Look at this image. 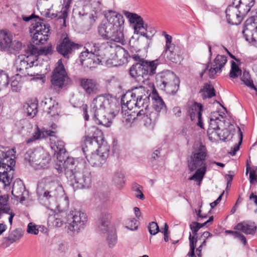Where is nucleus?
Segmentation results:
<instances>
[{
  "label": "nucleus",
  "instance_id": "obj_33",
  "mask_svg": "<svg viewBox=\"0 0 257 257\" xmlns=\"http://www.w3.org/2000/svg\"><path fill=\"white\" fill-rule=\"evenodd\" d=\"M180 86V79L177 76L170 82L164 86L161 90H164L169 94L174 95L178 92Z\"/></svg>",
  "mask_w": 257,
  "mask_h": 257
},
{
  "label": "nucleus",
  "instance_id": "obj_23",
  "mask_svg": "<svg viewBox=\"0 0 257 257\" xmlns=\"http://www.w3.org/2000/svg\"><path fill=\"white\" fill-rule=\"evenodd\" d=\"M23 235V231L21 228H16L10 230L8 236L3 238L2 245L5 247L10 246L12 244L19 240Z\"/></svg>",
  "mask_w": 257,
  "mask_h": 257
},
{
  "label": "nucleus",
  "instance_id": "obj_32",
  "mask_svg": "<svg viewBox=\"0 0 257 257\" xmlns=\"http://www.w3.org/2000/svg\"><path fill=\"white\" fill-rule=\"evenodd\" d=\"M184 123L193 121V100L189 99L183 108Z\"/></svg>",
  "mask_w": 257,
  "mask_h": 257
},
{
  "label": "nucleus",
  "instance_id": "obj_26",
  "mask_svg": "<svg viewBox=\"0 0 257 257\" xmlns=\"http://www.w3.org/2000/svg\"><path fill=\"white\" fill-rule=\"evenodd\" d=\"M55 133L56 132L55 131L50 130H41L39 128L38 125H36L33 136L27 140V143L29 144L34 141L42 138H46L48 137H54Z\"/></svg>",
  "mask_w": 257,
  "mask_h": 257
},
{
  "label": "nucleus",
  "instance_id": "obj_36",
  "mask_svg": "<svg viewBox=\"0 0 257 257\" xmlns=\"http://www.w3.org/2000/svg\"><path fill=\"white\" fill-rule=\"evenodd\" d=\"M85 8H88L90 11L94 12L96 14L100 12L102 9V5L100 0H83Z\"/></svg>",
  "mask_w": 257,
  "mask_h": 257
},
{
  "label": "nucleus",
  "instance_id": "obj_61",
  "mask_svg": "<svg viewBox=\"0 0 257 257\" xmlns=\"http://www.w3.org/2000/svg\"><path fill=\"white\" fill-rule=\"evenodd\" d=\"M162 35L165 37L166 39L165 49H170L172 46H176L174 44L172 43V37L171 35L167 34L165 31L162 32Z\"/></svg>",
  "mask_w": 257,
  "mask_h": 257
},
{
  "label": "nucleus",
  "instance_id": "obj_40",
  "mask_svg": "<svg viewBox=\"0 0 257 257\" xmlns=\"http://www.w3.org/2000/svg\"><path fill=\"white\" fill-rule=\"evenodd\" d=\"M21 77L19 74H17L12 78L11 85L13 91L19 92L21 90L22 87Z\"/></svg>",
  "mask_w": 257,
  "mask_h": 257
},
{
  "label": "nucleus",
  "instance_id": "obj_24",
  "mask_svg": "<svg viewBox=\"0 0 257 257\" xmlns=\"http://www.w3.org/2000/svg\"><path fill=\"white\" fill-rule=\"evenodd\" d=\"M152 99L154 110L165 114L167 111V107L163 99L159 96L156 92L153 93Z\"/></svg>",
  "mask_w": 257,
  "mask_h": 257
},
{
  "label": "nucleus",
  "instance_id": "obj_35",
  "mask_svg": "<svg viewBox=\"0 0 257 257\" xmlns=\"http://www.w3.org/2000/svg\"><path fill=\"white\" fill-rule=\"evenodd\" d=\"M147 95L151 96V93L148 90L142 86L133 88L131 92V99H137Z\"/></svg>",
  "mask_w": 257,
  "mask_h": 257
},
{
  "label": "nucleus",
  "instance_id": "obj_19",
  "mask_svg": "<svg viewBox=\"0 0 257 257\" xmlns=\"http://www.w3.org/2000/svg\"><path fill=\"white\" fill-rule=\"evenodd\" d=\"M177 76L175 74L170 70L158 73L156 75V84L158 87L162 89L166 86L168 82H170Z\"/></svg>",
  "mask_w": 257,
  "mask_h": 257
},
{
  "label": "nucleus",
  "instance_id": "obj_13",
  "mask_svg": "<svg viewBox=\"0 0 257 257\" xmlns=\"http://www.w3.org/2000/svg\"><path fill=\"white\" fill-rule=\"evenodd\" d=\"M242 33L245 40L249 43H253L257 47V25L254 18H249L245 22Z\"/></svg>",
  "mask_w": 257,
  "mask_h": 257
},
{
  "label": "nucleus",
  "instance_id": "obj_49",
  "mask_svg": "<svg viewBox=\"0 0 257 257\" xmlns=\"http://www.w3.org/2000/svg\"><path fill=\"white\" fill-rule=\"evenodd\" d=\"M37 104L35 103H31L30 104H27L25 106L26 108V112L28 116L34 117L37 113Z\"/></svg>",
  "mask_w": 257,
  "mask_h": 257
},
{
  "label": "nucleus",
  "instance_id": "obj_42",
  "mask_svg": "<svg viewBox=\"0 0 257 257\" xmlns=\"http://www.w3.org/2000/svg\"><path fill=\"white\" fill-rule=\"evenodd\" d=\"M199 92L200 93L202 92L203 93H205L207 94V96H206V95L203 96V99H205L206 97L211 98L213 96H214L215 95V90H214L213 87L211 85H210L207 83H206L204 84L203 88L200 89Z\"/></svg>",
  "mask_w": 257,
  "mask_h": 257
},
{
  "label": "nucleus",
  "instance_id": "obj_22",
  "mask_svg": "<svg viewBox=\"0 0 257 257\" xmlns=\"http://www.w3.org/2000/svg\"><path fill=\"white\" fill-rule=\"evenodd\" d=\"M160 113L155 110L148 114V110H139L137 112V117L138 119H144L145 124H155L159 119Z\"/></svg>",
  "mask_w": 257,
  "mask_h": 257
},
{
  "label": "nucleus",
  "instance_id": "obj_14",
  "mask_svg": "<svg viewBox=\"0 0 257 257\" xmlns=\"http://www.w3.org/2000/svg\"><path fill=\"white\" fill-rule=\"evenodd\" d=\"M111 216L107 211L101 212L96 221V230L100 233H105L110 230V219Z\"/></svg>",
  "mask_w": 257,
  "mask_h": 257
},
{
  "label": "nucleus",
  "instance_id": "obj_43",
  "mask_svg": "<svg viewBox=\"0 0 257 257\" xmlns=\"http://www.w3.org/2000/svg\"><path fill=\"white\" fill-rule=\"evenodd\" d=\"M124 174L121 172L118 171L114 173L113 177V182L117 187L120 188L124 184Z\"/></svg>",
  "mask_w": 257,
  "mask_h": 257
},
{
  "label": "nucleus",
  "instance_id": "obj_11",
  "mask_svg": "<svg viewBox=\"0 0 257 257\" xmlns=\"http://www.w3.org/2000/svg\"><path fill=\"white\" fill-rule=\"evenodd\" d=\"M67 75L62 60L57 62V66L54 69L51 76V81L55 89L62 88Z\"/></svg>",
  "mask_w": 257,
  "mask_h": 257
},
{
  "label": "nucleus",
  "instance_id": "obj_6",
  "mask_svg": "<svg viewBox=\"0 0 257 257\" xmlns=\"http://www.w3.org/2000/svg\"><path fill=\"white\" fill-rule=\"evenodd\" d=\"M207 150L201 139L194 143V181L200 186L206 173Z\"/></svg>",
  "mask_w": 257,
  "mask_h": 257
},
{
  "label": "nucleus",
  "instance_id": "obj_30",
  "mask_svg": "<svg viewBox=\"0 0 257 257\" xmlns=\"http://www.w3.org/2000/svg\"><path fill=\"white\" fill-rule=\"evenodd\" d=\"M15 68L17 72H19L21 76H35L34 74H30L27 72V70L30 68L28 63V60H25L24 58L23 59H19L17 60Z\"/></svg>",
  "mask_w": 257,
  "mask_h": 257
},
{
  "label": "nucleus",
  "instance_id": "obj_34",
  "mask_svg": "<svg viewBox=\"0 0 257 257\" xmlns=\"http://www.w3.org/2000/svg\"><path fill=\"white\" fill-rule=\"evenodd\" d=\"M12 37L4 31L0 32V50L8 51L11 47Z\"/></svg>",
  "mask_w": 257,
  "mask_h": 257
},
{
  "label": "nucleus",
  "instance_id": "obj_57",
  "mask_svg": "<svg viewBox=\"0 0 257 257\" xmlns=\"http://www.w3.org/2000/svg\"><path fill=\"white\" fill-rule=\"evenodd\" d=\"M22 48V43L19 41H14L12 40V42L11 43V47L10 48V50H8V51L12 53V50L15 51H20Z\"/></svg>",
  "mask_w": 257,
  "mask_h": 257
},
{
  "label": "nucleus",
  "instance_id": "obj_4",
  "mask_svg": "<svg viewBox=\"0 0 257 257\" xmlns=\"http://www.w3.org/2000/svg\"><path fill=\"white\" fill-rule=\"evenodd\" d=\"M90 107V112L93 114L96 123L106 127L110 125L112 119L118 112V107L114 98L111 97L109 98L103 95H98L94 98Z\"/></svg>",
  "mask_w": 257,
  "mask_h": 257
},
{
  "label": "nucleus",
  "instance_id": "obj_63",
  "mask_svg": "<svg viewBox=\"0 0 257 257\" xmlns=\"http://www.w3.org/2000/svg\"><path fill=\"white\" fill-rule=\"evenodd\" d=\"M142 187L141 186H140V185L137 184L136 185V188H135V187H134V190L137 193V194H136V197L137 198H139L140 199H141V200H144V199H145V196L143 194L142 190H141V188Z\"/></svg>",
  "mask_w": 257,
  "mask_h": 257
},
{
  "label": "nucleus",
  "instance_id": "obj_17",
  "mask_svg": "<svg viewBox=\"0 0 257 257\" xmlns=\"http://www.w3.org/2000/svg\"><path fill=\"white\" fill-rule=\"evenodd\" d=\"M225 13L228 23L232 25L239 24L244 17L241 15L238 7L234 6H228Z\"/></svg>",
  "mask_w": 257,
  "mask_h": 257
},
{
  "label": "nucleus",
  "instance_id": "obj_38",
  "mask_svg": "<svg viewBox=\"0 0 257 257\" xmlns=\"http://www.w3.org/2000/svg\"><path fill=\"white\" fill-rule=\"evenodd\" d=\"M45 101H42V103H44L46 105L48 103H50V105L47 107L48 109L47 112L51 116H54L58 114V102H55L54 100H52V98L46 99Z\"/></svg>",
  "mask_w": 257,
  "mask_h": 257
},
{
  "label": "nucleus",
  "instance_id": "obj_18",
  "mask_svg": "<svg viewBox=\"0 0 257 257\" xmlns=\"http://www.w3.org/2000/svg\"><path fill=\"white\" fill-rule=\"evenodd\" d=\"M34 165L39 168L48 167L51 160L49 155L43 149H35Z\"/></svg>",
  "mask_w": 257,
  "mask_h": 257
},
{
  "label": "nucleus",
  "instance_id": "obj_8",
  "mask_svg": "<svg viewBox=\"0 0 257 257\" xmlns=\"http://www.w3.org/2000/svg\"><path fill=\"white\" fill-rule=\"evenodd\" d=\"M119 52L122 54V57L125 59L126 62L129 61V59L132 58L135 61L141 62L142 68L145 74V79H148L150 76H153L156 73V69L160 63V60L156 59L153 61H148L142 57L139 54L138 51L135 53L132 50L131 48L126 50L123 47H119Z\"/></svg>",
  "mask_w": 257,
  "mask_h": 257
},
{
  "label": "nucleus",
  "instance_id": "obj_44",
  "mask_svg": "<svg viewBox=\"0 0 257 257\" xmlns=\"http://www.w3.org/2000/svg\"><path fill=\"white\" fill-rule=\"evenodd\" d=\"M241 76V80L244 84L251 89H256V87L253 85V81L251 80L250 75L248 72L244 71Z\"/></svg>",
  "mask_w": 257,
  "mask_h": 257
},
{
  "label": "nucleus",
  "instance_id": "obj_54",
  "mask_svg": "<svg viewBox=\"0 0 257 257\" xmlns=\"http://www.w3.org/2000/svg\"><path fill=\"white\" fill-rule=\"evenodd\" d=\"M34 154H35V150H28L24 155V159L25 161L28 162L31 166H34Z\"/></svg>",
  "mask_w": 257,
  "mask_h": 257
},
{
  "label": "nucleus",
  "instance_id": "obj_3",
  "mask_svg": "<svg viewBox=\"0 0 257 257\" xmlns=\"http://www.w3.org/2000/svg\"><path fill=\"white\" fill-rule=\"evenodd\" d=\"M59 166L58 172L60 173L64 169L68 183L74 190L89 188L91 186V172L85 166V162L82 159H69L65 162L64 167H61L60 164Z\"/></svg>",
  "mask_w": 257,
  "mask_h": 257
},
{
  "label": "nucleus",
  "instance_id": "obj_53",
  "mask_svg": "<svg viewBox=\"0 0 257 257\" xmlns=\"http://www.w3.org/2000/svg\"><path fill=\"white\" fill-rule=\"evenodd\" d=\"M34 48H35L37 50V51L38 52L37 53V55L38 56L39 55L46 56L48 54H51L53 52L51 46H45L39 49L34 45Z\"/></svg>",
  "mask_w": 257,
  "mask_h": 257
},
{
  "label": "nucleus",
  "instance_id": "obj_28",
  "mask_svg": "<svg viewBox=\"0 0 257 257\" xmlns=\"http://www.w3.org/2000/svg\"><path fill=\"white\" fill-rule=\"evenodd\" d=\"M26 52L24 57L25 60H28V63L30 68L34 65V63L38 60V56L37 55V50L34 48V45L30 44L27 46V47L25 49Z\"/></svg>",
  "mask_w": 257,
  "mask_h": 257
},
{
  "label": "nucleus",
  "instance_id": "obj_55",
  "mask_svg": "<svg viewBox=\"0 0 257 257\" xmlns=\"http://www.w3.org/2000/svg\"><path fill=\"white\" fill-rule=\"evenodd\" d=\"M4 149V147L0 145V169H5L6 163L5 160L8 158V155L7 153H5L2 149Z\"/></svg>",
  "mask_w": 257,
  "mask_h": 257
},
{
  "label": "nucleus",
  "instance_id": "obj_15",
  "mask_svg": "<svg viewBox=\"0 0 257 257\" xmlns=\"http://www.w3.org/2000/svg\"><path fill=\"white\" fill-rule=\"evenodd\" d=\"M182 52L179 46H172L170 49H165L161 56L166 57L169 61L177 64L180 63L183 59Z\"/></svg>",
  "mask_w": 257,
  "mask_h": 257
},
{
  "label": "nucleus",
  "instance_id": "obj_16",
  "mask_svg": "<svg viewBox=\"0 0 257 257\" xmlns=\"http://www.w3.org/2000/svg\"><path fill=\"white\" fill-rule=\"evenodd\" d=\"M72 0H63V5L62 11L58 14L57 13H51L50 9H48L45 14L46 18L51 19L57 18L58 20H62L63 21V26H66V19L68 17V12L70 8Z\"/></svg>",
  "mask_w": 257,
  "mask_h": 257
},
{
  "label": "nucleus",
  "instance_id": "obj_1",
  "mask_svg": "<svg viewBox=\"0 0 257 257\" xmlns=\"http://www.w3.org/2000/svg\"><path fill=\"white\" fill-rule=\"evenodd\" d=\"M103 15L106 21H103L99 26L98 34L102 39L111 41L101 44L93 43L92 46L90 45L89 49L90 56L93 57L94 62L97 64L101 63L106 53L113 49L117 57L118 55H122L119 49L122 47L117 45L113 42L121 45L126 43L123 34L124 19L123 16L110 10L104 11Z\"/></svg>",
  "mask_w": 257,
  "mask_h": 257
},
{
  "label": "nucleus",
  "instance_id": "obj_12",
  "mask_svg": "<svg viewBox=\"0 0 257 257\" xmlns=\"http://www.w3.org/2000/svg\"><path fill=\"white\" fill-rule=\"evenodd\" d=\"M54 138L50 139L51 147L57 154V159L59 162L62 163L63 167L65 166V162L69 159H74L73 158L69 157L68 153L65 148V143L53 137Z\"/></svg>",
  "mask_w": 257,
  "mask_h": 257
},
{
  "label": "nucleus",
  "instance_id": "obj_10",
  "mask_svg": "<svg viewBox=\"0 0 257 257\" xmlns=\"http://www.w3.org/2000/svg\"><path fill=\"white\" fill-rule=\"evenodd\" d=\"M82 46L72 41L66 36L62 38L57 45L56 51L65 59H69L70 56Z\"/></svg>",
  "mask_w": 257,
  "mask_h": 257
},
{
  "label": "nucleus",
  "instance_id": "obj_51",
  "mask_svg": "<svg viewBox=\"0 0 257 257\" xmlns=\"http://www.w3.org/2000/svg\"><path fill=\"white\" fill-rule=\"evenodd\" d=\"M188 167L189 170L188 173L190 175L187 177V175L186 172L183 174V176L185 178H186L188 180H193V152L190 155L189 159L188 160Z\"/></svg>",
  "mask_w": 257,
  "mask_h": 257
},
{
  "label": "nucleus",
  "instance_id": "obj_52",
  "mask_svg": "<svg viewBox=\"0 0 257 257\" xmlns=\"http://www.w3.org/2000/svg\"><path fill=\"white\" fill-rule=\"evenodd\" d=\"M90 11L88 8H85V4L84 3L83 8L80 9L78 12V15L79 16L80 18L88 16V18L90 19L91 23L92 21H95V20L94 19V16L93 14L89 13Z\"/></svg>",
  "mask_w": 257,
  "mask_h": 257
},
{
  "label": "nucleus",
  "instance_id": "obj_46",
  "mask_svg": "<svg viewBox=\"0 0 257 257\" xmlns=\"http://www.w3.org/2000/svg\"><path fill=\"white\" fill-rule=\"evenodd\" d=\"M9 82L8 74L4 71L0 70V90L8 86Z\"/></svg>",
  "mask_w": 257,
  "mask_h": 257
},
{
  "label": "nucleus",
  "instance_id": "obj_45",
  "mask_svg": "<svg viewBox=\"0 0 257 257\" xmlns=\"http://www.w3.org/2000/svg\"><path fill=\"white\" fill-rule=\"evenodd\" d=\"M227 57L223 55H218L214 59L213 63L220 70L227 62Z\"/></svg>",
  "mask_w": 257,
  "mask_h": 257
},
{
  "label": "nucleus",
  "instance_id": "obj_41",
  "mask_svg": "<svg viewBox=\"0 0 257 257\" xmlns=\"http://www.w3.org/2000/svg\"><path fill=\"white\" fill-rule=\"evenodd\" d=\"M241 73L242 70L239 67L238 65L233 61H231V69L229 72L230 77L233 79H235L238 76H241Z\"/></svg>",
  "mask_w": 257,
  "mask_h": 257
},
{
  "label": "nucleus",
  "instance_id": "obj_56",
  "mask_svg": "<svg viewBox=\"0 0 257 257\" xmlns=\"http://www.w3.org/2000/svg\"><path fill=\"white\" fill-rule=\"evenodd\" d=\"M123 13L126 17V18L128 20V21L131 24H134V23H135L136 21H137L138 17L139 16V15L136 13H131L126 11H124L123 12Z\"/></svg>",
  "mask_w": 257,
  "mask_h": 257
},
{
  "label": "nucleus",
  "instance_id": "obj_27",
  "mask_svg": "<svg viewBox=\"0 0 257 257\" xmlns=\"http://www.w3.org/2000/svg\"><path fill=\"white\" fill-rule=\"evenodd\" d=\"M203 111V106L200 103L194 101V120L195 121L196 125L202 130H204V124L202 116V113Z\"/></svg>",
  "mask_w": 257,
  "mask_h": 257
},
{
  "label": "nucleus",
  "instance_id": "obj_58",
  "mask_svg": "<svg viewBox=\"0 0 257 257\" xmlns=\"http://www.w3.org/2000/svg\"><path fill=\"white\" fill-rule=\"evenodd\" d=\"M148 229L151 235H156L159 231V227L155 222H151L148 226Z\"/></svg>",
  "mask_w": 257,
  "mask_h": 257
},
{
  "label": "nucleus",
  "instance_id": "obj_60",
  "mask_svg": "<svg viewBox=\"0 0 257 257\" xmlns=\"http://www.w3.org/2000/svg\"><path fill=\"white\" fill-rule=\"evenodd\" d=\"M220 70L217 66H214V64L212 63L210 69L208 70V74L210 78H214L215 75L217 73H220Z\"/></svg>",
  "mask_w": 257,
  "mask_h": 257
},
{
  "label": "nucleus",
  "instance_id": "obj_25",
  "mask_svg": "<svg viewBox=\"0 0 257 257\" xmlns=\"http://www.w3.org/2000/svg\"><path fill=\"white\" fill-rule=\"evenodd\" d=\"M129 69V75L134 79L139 81L145 79V74L141 62L136 61Z\"/></svg>",
  "mask_w": 257,
  "mask_h": 257
},
{
  "label": "nucleus",
  "instance_id": "obj_9",
  "mask_svg": "<svg viewBox=\"0 0 257 257\" xmlns=\"http://www.w3.org/2000/svg\"><path fill=\"white\" fill-rule=\"evenodd\" d=\"M44 180L46 189L38 185L37 188L38 195L40 197L42 196L47 199L56 198L58 192L62 189V186L58 178L55 176H50L45 177Z\"/></svg>",
  "mask_w": 257,
  "mask_h": 257
},
{
  "label": "nucleus",
  "instance_id": "obj_47",
  "mask_svg": "<svg viewBox=\"0 0 257 257\" xmlns=\"http://www.w3.org/2000/svg\"><path fill=\"white\" fill-rule=\"evenodd\" d=\"M108 232V236L107 241L110 247H112L116 243L117 236L115 232L113 229H111Z\"/></svg>",
  "mask_w": 257,
  "mask_h": 257
},
{
  "label": "nucleus",
  "instance_id": "obj_29",
  "mask_svg": "<svg viewBox=\"0 0 257 257\" xmlns=\"http://www.w3.org/2000/svg\"><path fill=\"white\" fill-rule=\"evenodd\" d=\"M25 191L26 188L23 181L19 178L16 179L12 187V194L13 196L17 199L24 198V193Z\"/></svg>",
  "mask_w": 257,
  "mask_h": 257
},
{
  "label": "nucleus",
  "instance_id": "obj_5",
  "mask_svg": "<svg viewBox=\"0 0 257 257\" xmlns=\"http://www.w3.org/2000/svg\"><path fill=\"white\" fill-rule=\"evenodd\" d=\"M64 206H62L60 204L57 206L59 212L55 214L53 217H49V221L54 219L53 225L59 227L64 224L68 223V228L74 232H79L83 229L87 221L86 214L80 210L72 211L69 214H67L69 205L68 199H65L63 203Z\"/></svg>",
  "mask_w": 257,
  "mask_h": 257
},
{
  "label": "nucleus",
  "instance_id": "obj_50",
  "mask_svg": "<svg viewBox=\"0 0 257 257\" xmlns=\"http://www.w3.org/2000/svg\"><path fill=\"white\" fill-rule=\"evenodd\" d=\"M222 121L218 116H213L210 118L209 127L214 130H219V125Z\"/></svg>",
  "mask_w": 257,
  "mask_h": 257
},
{
  "label": "nucleus",
  "instance_id": "obj_37",
  "mask_svg": "<svg viewBox=\"0 0 257 257\" xmlns=\"http://www.w3.org/2000/svg\"><path fill=\"white\" fill-rule=\"evenodd\" d=\"M209 67V64H202L197 63L195 66L196 79L198 81H201L203 79V75Z\"/></svg>",
  "mask_w": 257,
  "mask_h": 257
},
{
  "label": "nucleus",
  "instance_id": "obj_48",
  "mask_svg": "<svg viewBox=\"0 0 257 257\" xmlns=\"http://www.w3.org/2000/svg\"><path fill=\"white\" fill-rule=\"evenodd\" d=\"M12 178L8 175L7 171L5 170L2 172L0 171V182L4 184V187L9 186L11 182Z\"/></svg>",
  "mask_w": 257,
  "mask_h": 257
},
{
  "label": "nucleus",
  "instance_id": "obj_7",
  "mask_svg": "<svg viewBox=\"0 0 257 257\" xmlns=\"http://www.w3.org/2000/svg\"><path fill=\"white\" fill-rule=\"evenodd\" d=\"M23 20L25 22L31 21L30 33L33 43L36 45L44 44L49 39V25L44 24L42 22V19L34 15L29 17L23 16Z\"/></svg>",
  "mask_w": 257,
  "mask_h": 257
},
{
  "label": "nucleus",
  "instance_id": "obj_62",
  "mask_svg": "<svg viewBox=\"0 0 257 257\" xmlns=\"http://www.w3.org/2000/svg\"><path fill=\"white\" fill-rule=\"evenodd\" d=\"M213 219V216H211L209 217L208 220L205 221L203 223L194 222V233L197 232L201 227L204 226L205 224H207L208 223L212 221Z\"/></svg>",
  "mask_w": 257,
  "mask_h": 257
},
{
  "label": "nucleus",
  "instance_id": "obj_64",
  "mask_svg": "<svg viewBox=\"0 0 257 257\" xmlns=\"http://www.w3.org/2000/svg\"><path fill=\"white\" fill-rule=\"evenodd\" d=\"M27 231L29 233L38 234L39 233V230L37 228V226L33 225L32 223H29L28 225Z\"/></svg>",
  "mask_w": 257,
  "mask_h": 257
},
{
  "label": "nucleus",
  "instance_id": "obj_2",
  "mask_svg": "<svg viewBox=\"0 0 257 257\" xmlns=\"http://www.w3.org/2000/svg\"><path fill=\"white\" fill-rule=\"evenodd\" d=\"M82 145L86 159L93 167H101L108 156L109 149L104 141L103 133L96 126L89 128Z\"/></svg>",
  "mask_w": 257,
  "mask_h": 257
},
{
  "label": "nucleus",
  "instance_id": "obj_20",
  "mask_svg": "<svg viewBox=\"0 0 257 257\" xmlns=\"http://www.w3.org/2000/svg\"><path fill=\"white\" fill-rule=\"evenodd\" d=\"M150 96L147 95V96L141 97V98L127 100L126 103V106L130 110L132 109L134 105H135V108H138L140 110H147L150 105Z\"/></svg>",
  "mask_w": 257,
  "mask_h": 257
},
{
  "label": "nucleus",
  "instance_id": "obj_59",
  "mask_svg": "<svg viewBox=\"0 0 257 257\" xmlns=\"http://www.w3.org/2000/svg\"><path fill=\"white\" fill-rule=\"evenodd\" d=\"M135 33L137 34L140 33V31L142 29L145 30L146 31H148V25L145 24L144 21L143 22H140L135 24L134 27Z\"/></svg>",
  "mask_w": 257,
  "mask_h": 257
},
{
  "label": "nucleus",
  "instance_id": "obj_21",
  "mask_svg": "<svg viewBox=\"0 0 257 257\" xmlns=\"http://www.w3.org/2000/svg\"><path fill=\"white\" fill-rule=\"evenodd\" d=\"M79 83L80 86L87 94H95L99 91V84L94 79L80 78Z\"/></svg>",
  "mask_w": 257,
  "mask_h": 257
},
{
  "label": "nucleus",
  "instance_id": "obj_39",
  "mask_svg": "<svg viewBox=\"0 0 257 257\" xmlns=\"http://www.w3.org/2000/svg\"><path fill=\"white\" fill-rule=\"evenodd\" d=\"M254 4V0H247L246 3L242 2L238 6V9L240 11L241 15L245 17L250 11L251 8Z\"/></svg>",
  "mask_w": 257,
  "mask_h": 257
},
{
  "label": "nucleus",
  "instance_id": "obj_31",
  "mask_svg": "<svg viewBox=\"0 0 257 257\" xmlns=\"http://www.w3.org/2000/svg\"><path fill=\"white\" fill-rule=\"evenodd\" d=\"M235 228L246 234L253 235L255 232L256 226L254 222L250 223L243 222L238 223Z\"/></svg>",
  "mask_w": 257,
  "mask_h": 257
}]
</instances>
